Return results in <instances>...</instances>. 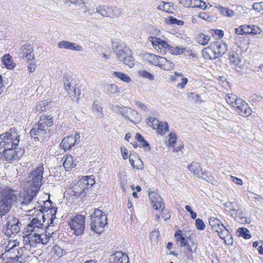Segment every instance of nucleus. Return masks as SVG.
Wrapping results in <instances>:
<instances>
[{"instance_id": "f257e3e1", "label": "nucleus", "mask_w": 263, "mask_h": 263, "mask_svg": "<svg viewBox=\"0 0 263 263\" xmlns=\"http://www.w3.org/2000/svg\"><path fill=\"white\" fill-rule=\"evenodd\" d=\"M17 192L8 188L0 192V217L8 213L17 202Z\"/></svg>"}, {"instance_id": "f03ea898", "label": "nucleus", "mask_w": 263, "mask_h": 263, "mask_svg": "<svg viewBox=\"0 0 263 263\" xmlns=\"http://www.w3.org/2000/svg\"><path fill=\"white\" fill-rule=\"evenodd\" d=\"M44 169L43 164H39L28 174L26 179V187L38 193L43 183Z\"/></svg>"}, {"instance_id": "7ed1b4c3", "label": "nucleus", "mask_w": 263, "mask_h": 263, "mask_svg": "<svg viewBox=\"0 0 263 263\" xmlns=\"http://www.w3.org/2000/svg\"><path fill=\"white\" fill-rule=\"evenodd\" d=\"M114 53L119 61L123 62L129 67L132 68L135 65V60L132 55V50L125 44H120L116 46Z\"/></svg>"}, {"instance_id": "20e7f679", "label": "nucleus", "mask_w": 263, "mask_h": 263, "mask_svg": "<svg viewBox=\"0 0 263 263\" xmlns=\"http://www.w3.org/2000/svg\"><path fill=\"white\" fill-rule=\"evenodd\" d=\"M90 226L92 231L100 233L107 223V216L105 213L99 209H96L91 215Z\"/></svg>"}, {"instance_id": "39448f33", "label": "nucleus", "mask_w": 263, "mask_h": 263, "mask_svg": "<svg viewBox=\"0 0 263 263\" xmlns=\"http://www.w3.org/2000/svg\"><path fill=\"white\" fill-rule=\"evenodd\" d=\"M85 217L82 215H77L69 222L70 227L74 231L76 235H81L85 229Z\"/></svg>"}, {"instance_id": "423d86ee", "label": "nucleus", "mask_w": 263, "mask_h": 263, "mask_svg": "<svg viewBox=\"0 0 263 263\" xmlns=\"http://www.w3.org/2000/svg\"><path fill=\"white\" fill-rule=\"evenodd\" d=\"M96 12L104 17H115L119 16L122 13V9L104 5L97 7Z\"/></svg>"}, {"instance_id": "0eeeda50", "label": "nucleus", "mask_w": 263, "mask_h": 263, "mask_svg": "<svg viewBox=\"0 0 263 263\" xmlns=\"http://www.w3.org/2000/svg\"><path fill=\"white\" fill-rule=\"evenodd\" d=\"M3 157L7 161H12L18 159L22 155L20 148L14 146L10 148H4Z\"/></svg>"}, {"instance_id": "6e6552de", "label": "nucleus", "mask_w": 263, "mask_h": 263, "mask_svg": "<svg viewBox=\"0 0 263 263\" xmlns=\"http://www.w3.org/2000/svg\"><path fill=\"white\" fill-rule=\"evenodd\" d=\"M85 182L79 180L71 189L70 194L75 197H84L89 192L87 186L84 185Z\"/></svg>"}, {"instance_id": "1a4fd4ad", "label": "nucleus", "mask_w": 263, "mask_h": 263, "mask_svg": "<svg viewBox=\"0 0 263 263\" xmlns=\"http://www.w3.org/2000/svg\"><path fill=\"white\" fill-rule=\"evenodd\" d=\"M148 41L152 43L153 47L161 53H166L169 45L165 41L156 36L148 37Z\"/></svg>"}, {"instance_id": "9d476101", "label": "nucleus", "mask_w": 263, "mask_h": 263, "mask_svg": "<svg viewBox=\"0 0 263 263\" xmlns=\"http://www.w3.org/2000/svg\"><path fill=\"white\" fill-rule=\"evenodd\" d=\"M30 134L37 140H43L50 137L49 129L41 127L39 125L31 130Z\"/></svg>"}, {"instance_id": "9b49d317", "label": "nucleus", "mask_w": 263, "mask_h": 263, "mask_svg": "<svg viewBox=\"0 0 263 263\" xmlns=\"http://www.w3.org/2000/svg\"><path fill=\"white\" fill-rule=\"evenodd\" d=\"M80 141V136L79 134L76 133L74 135H70L64 138L61 143V146L66 151L70 149L76 144L79 143Z\"/></svg>"}, {"instance_id": "f8f14e48", "label": "nucleus", "mask_w": 263, "mask_h": 263, "mask_svg": "<svg viewBox=\"0 0 263 263\" xmlns=\"http://www.w3.org/2000/svg\"><path fill=\"white\" fill-rule=\"evenodd\" d=\"M115 109L117 112H119L125 118L132 122H134V120L137 119L138 117V112L130 108L117 106Z\"/></svg>"}, {"instance_id": "ddd939ff", "label": "nucleus", "mask_w": 263, "mask_h": 263, "mask_svg": "<svg viewBox=\"0 0 263 263\" xmlns=\"http://www.w3.org/2000/svg\"><path fill=\"white\" fill-rule=\"evenodd\" d=\"M24 250L21 247H17L16 245H13L4 254H3L1 258H4V256L13 257L16 259L18 256L23 255L24 254Z\"/></svg>"}, {"instance_id": "4468645a", "label": "nucleus", "mask_w": 263, "mask_h": 263, "mask_svg": "<svg viewBox=\"0 0 263 263\" xmlns=\"http://www.w3.org/2000/svg\"><path fill=\"white\" fill-rule=\"evenodd\" d=\"M148 196L154 209L158 210L163 206H164V203L162 201L161 196L158 194L151 191L149 192Z\"/></svg>"}, {"instance_id": "2eb2a0df", "label": "nucleus", "mask_w": 263, "mask_h": 263, "mask_svg": "<svg viewBox=\"0 0 263 263\" xmlns=\"http://www.w3.org/2000/svg\"><path fill=\"white\" fill-rule=\"evenodd\" d=\"M109 263H129V258L125 253L117 252L110 255Z\"/></svg>"}, {"instance_id": "dca6fc26", "label": "nucleus", "mask_w": 263, "mask_h": 263, "mask_svg": "<svg viewBox=\"0 0 263 263\" xmlns=\"http://www.w3.org/2000/svg\"><path fill=\"white\" fill-rule=\"evenodd\" d=\"M20 57L21 58H26L27 60H33V49L30 45H24L20 50Z\"/></svg>"}, {"instance_id": "f3484780", "label": "nucleus", "mask_w": 263, "mask_h": 263, "mask_svg": "<svg viewBox=\"0 0 263 263\" xmlns=\"http://www.w3.org/2000/svg\"><path fill=\"white\" fill-rule=\"evenodd\" d=\"M25 245H29L31 247L35 248L37 244L40 243L39 234L36 232H30L24 239Z\"/></svg>"}, {"instance_id": "a211bd4d", "label": "nucleus", "mask_w": 263, "mask_h": 263, "mask_svg": "<svg viewBox=\"0 0 263 263\" xmlns=\"http://www.w3.org/2000/svg\"><path fill=\"white\" fill-rule=\"evenodd\" d=\"M170 80L174 82H179L182 81V83H178L177 85L178 88L183 89L188 82V79L186 78L183 77V74L181 73L175 72L174 74L171 76Z\"/></svg>"}, {"instance_id": "6ab92c4d", "label": "nucleus", "mask_w": 263, "mask_h": 263, "mask_svg": "<svg viewBox=\"0 0 263 263\" xmlns=\"http://www.w3.org/2000/svg\"><path fill=\"white\" fill-rule=\"evenodd\" d=\"M161 57L149 53H145L143 55V59L144 61L156 66H159Z\"/></svg>"}, {"instance_id": "aec40b11", "label": "nucleus", "mask_w": 263, "mask_h": 263, "mask_svg": "<svg viewBox=\"0 0 263 263\" xmlns=\"http://www.w3.org/2000/svg\"><path fill=\"white\" fill-rule=\"evenodd\" d=\"M101 85L104 90L108 95L115 94L120 91L119 87L116 84H109L105 81H103Z\"/></svg>"}, {"instance_id": "412c9836", "label": "nucleus", "mask_w": 263, "mask_h": 263, "mask_svg": "<svg viewBox=\"0 0 263 263\" xmlns=\"http://www.w3.org/2000/svg\"><path fill=\"white\" fill-rule=\"evenodd\" d=\"M37 193L29 189H26V195L24 197L23 200L21 202V205L22 206L21 208L24 209V206L29 205Z\"/></svg>"}, {"instance_id": "4be33fe9", "label": "nucleus", "mask_w": 263, "mask_h": 263, "mask_svg": "<svg viewBox=\"0 0 263 263\" xmlns=\"http://www.w3.org/2000/svg\"><path fill=\"white\" fill-rule=\"evenodd\" d=\"M53 124V121L52 117L50 116H43L40 117V120L39 122L38 125L39 126L44 128H47Z\"/></svg>"}, {"instance_id": "5701e85b", "label": "nucleus", "mask_w": 263, "mask_h": 263, "mask_svg": "<svg viewBox=\"0 0 263 263\" xmlns=\"http://www.w3.org/2000/svg\"><path fill=\"white\" fill-rule=\"evenodd\" d=\"M187 168L193 175L196 177L200 176L202 174V170L199 163L197 162H192L188 165Z\"/></svg>"}, {"instance_id": "b1692460", "label": "nucleus", "mask_w": 263, "mask_h": 263, "mask_svg": "<svg viewBox=\"0 0 263 263\" xmlns=\"http://www.w3.org/2000/svg\"><path fill=\"white\" fill-rule=\"evenodd\" d=\"M12 141V146L17 147L20 142V135L14 129L11 128L5 133Z\"/></svg>"}, {"instance_id": "393cba45", "label": "nucleus", "mask_w": 263, "mask_h": 263, "mask_svg": "<svg viewBox=\"0 0 263 263\" xmlns=\"http://www.w3.org/2000/svg\"><path fill=\"white\" fill-rule=\"evenodd\" d=\"M0 139L2 140L0 142V152L3 148L14 147V146H12V141L8 136L6 135L5 133L0 135Z\"/></svg>"}, {"instance_id": "a878e982", "label": "nucleus", "mask_w": 263, "mask_h": 263, "mask_svg": "<svg viewBox=\"0 0 263 263\" xmlns=\"http://www.w3.org/2000/svg\"><path fill=\"white\" fill-rule=\"evenodd\" d=\"M237 112L242 117H248L251 115L252 110L249 107L248 104L245 102L243 104L238 108Z\"/></svg>"}, {"instance_id": "bb28decb", "label": "nucleus", "mask_w": 263, "mask_h": 263, "mask_svg": "<svg viewBox=\"0 0 263 263\" xmlns=\"http://www.w3.org/2000/svg\"><path fill=\"white\" fill-rule=\"evenodd\" d=\"M3 64L8 68L10 69H13L16 64L13 61L12 57L9 54H6L2 57Z\"/></svg>"}, {"instance_id": "cd10ccee", "label": "nucleus", "mask_w": 263, "mask_h": 263, "mask_svg": "<svg viewBox=\"0 0 263 263\" xmlns=\"http://www.w3.org/2000/svg\"><path fill=\"white\" fill-rule=\"evenodd\" d=\"M183 233L181 230H178L175 234V237L176 239L177 242H179L181 246H188V249L190 252H192L191 247L189 246L186 238L182 236Z\"/></svg>"}, {"instance_id": "c85d7f7f", "label": "nucleus", "mask_w": 263, "mask_h": 263, "mask_svg": "<svg viewBox=\"0 0 263 263\" xmlns=\"http://www.w3.org/2000/svg\"><path fill=\"white\" fill-rule=\"evenodd\" d=\"M159 67L165 70H170L174 67V64L171 61L167 60L165 58L161 57Z\"/></svg>"}, {"instance_id": "c756f323", "label": "nucleus", "mask_w": 263, "mask_h": 263, "mask_svg": "<svg viewBox=\"0 0 263 263\" xmlns=\"http://www.w3.org/2000/svg\"><path fill=\"white\" fill-rule=\"evenodd\" d=\"M41 221L39 220L37 218H33L31 222L27 225V232H36V228L39 229V226H41Z\"/></svg>"}, {"instance_id": "7c9ffc66", "label": "nucleus", "mask_w": 263, "mask_h": 263, "mask_svg": "<svg viewBox=\"0 0 263 263\" xmlns=\"http://www.w3.org/2000/svg\"><path fill=\"white\" fill-rule=\"evenodd\" d=\"M202 54L204 59L213 60L217 59L211 46L206 47L202 50Z\"/></svg>"}, {"instance_id": "2f4dec72", "label": "nucleus", "mask_w": 263, "mask_h": 263, "mask_svg": "<svg viewBox=\"0 0 263 263\" xmlns=\"http://www.w3.org/2000/svg\"><path fill=\"white\" fill-rule=\"evenodd\" d=\"M198 177L199 178H201L214 185H216L217 184V181L214 179L211 173L207 171H204V172L202 171V174L200 175V176Z\"/></svg>"}, {"instance_id": "473e14b6", "label": "nucleus", "mask_w": 263, "mask_h": 263, "mask_svg": "<svg viewBox=\"0 0 263 263\" xmlns=\"http://www.w3.org/2000/svg\"><path fill=\"white\" fill-rule=\"evenodd\" d=\"M229 213L233 218L237 217L238 214L241 215L242 213L241 205L236 202L233 204L231 209L229 210Z\"/></svg>"}, {"instance_id": "72a5a7b5", "label": "nucleus", "mask_w": 263, "mask_h": 263, "mask_svg": "<svg viewBox=\"0 0 263 263\" xmlns=\"http://www.w3.org/2000/svg\"><path fill=\"white\" fill-rule=\"evenodd\" d=\"M63 166L66 170V171H69L71 168L76 167V164L73 163V157L72 156H67L64 161L63 163Z\"/></svg>"}, {"instance_id": "f704fd0d", "label": "nucleus", "mask_w": 263, "mask_h": 263, "mask_svg": "<svg viewBox=\"0 0 263 263\" xmlns=\"http://www.w3.org/2000/svg\"><path fill=\"white\" fill-rule=\"evenodd\" d=\"M136 139L139 142V146L140 147H143L145 148V151H149L151 149V147L149 146V144L147 141H146L143 136H141V134L137 133L135 136Z\"/></svg>"}, {"instance_id": "c9c22d12", "label": "nucleus", "mask_w": 263, "mask_h": 263, "mask_svg": "<svg viewBox=\"0 0 263 263\" xmlns=\"http://www.w3.org/2000/svg\"><path fill=\"white\" fill-rule=\"evenodd\" d=\"M71 82L72 80L70 81V80L67 77L64 79V85L65 90L69 95H71L72 92L76 94V89L74 87L72 86Z\"/></svg>"}, {"instance_id": "e433bc0d", "label": "nucleus", "mask_w": 263, "mask_h": 263, "mask_svg": "<svg viewBox=\"0 0 263 263\" xmlns=\"http://www.w3.org/2000/svg\"><path fill=\"white\" fill-rule=\"evenodd\" d=\"M229 60L231 63L235 65H238L241 61V59L236 52L232 51L229 52Z\"/></svg>"}, {"instance_id": "4c0bfd02", "label": "nucleus", "mask_w": 263, "mask_h": 263, "mask_svg": "<svg viewBox=\"0 0 263 263\" xmlns=\"http://www.w3.org/2000/svg\"><path fill=\"white\" fill-rule=\"evenodd\" d=\"M167 50L172 54L178 55L183 53L185 51V48L183 46L173 47L170 45Z\"/></svg>"}, {"instance_id": "58836bf2", "label": "nucleus", "mask_w": 263, "mask_h": 263, "mask_svg": "<svg viewBox=\"0 0 263 263\" xmlns=\"http://www.w3.org/2000/svg\"><path fill=\"white\" fill-rule=\"evenodd\" d=\"M113 76L119 78L124 82L129 83L132 81L131 78L127 74L121 72L114 71Z\"/></svg>"}, {"instance_id": "ea45409f", "label": "nucleus", "mask_w": 263, "mask_h": 263, "mask_svg": "<svg viewBox=\"0 0 263 263\" xmlns=\"http://www.w3.org/2000/svg\"><path fill=\"white\" fill-rule=\"evenodd\" d=\"M81 180L82 181L85 182L84 185L85 186H87V188H88V191H89V190L90 187L92 186V185L95 183V178L94 176H85L83 178H82Z\"/></svg>"}, {"instance_id": "a19ab883", "label": "nucleus", "mask_w": 263, "mask_h": 263, "mask_svg": "<svg viewBox=\"0 0 263 263\" xmlns=\"http://www.w3.org/2000/svg\"><path fill=\"white\" fill-rule=\"evenodd\" d=\"M239 236H241L246 239L251 238V234L249 231L245 228H240L237 230Z\"/></svg>"}, {"instance_id": "79ce46f5", "label": "nucleus", "mask_w": 263, "mask_h": 263, "mask_svg": "<svg viewBox=\"0 0 263 263\" xmlns=\"http://www.w3.org/2000/svg\"><path fill=\"white\" fill-rule=\"evenodd\" d=\"M158 133L163 135L168 130V125L166 122H160V125L157 128Z\"/></svg>"}, {"instance_id": "37998d69", "label": "nucleus", "mask_w": 263, "mask_h": 263, "mask_svg": "<svg viewBox=\"0 0 263 263\" xmlns=\"http://www.w3.org/2000/svg\"><path fill=\"white\" fill-rule=\"evenodd\" d=\"M217 42V46L219 52H218L219 54H221L222 56L228 50L227 45L225 43H223L221 42Z\"/></svg>"}, {"instance_id": "c03bdc74", "label": "nucleus", "mask_w": 263, "mask_h": 263, "mask_svg": "<svg viewBox=\"0 0 263 263\" xmlns=\"http://www.w3.org/2000/svg\"><path fill=\"white\" fill-rule=\"evenodd\" d=\"M199 43L202 45H206L208 44L210 41V37L209 35H206L204 33L200 34L199 37L198 38Z\"/></svg>"}, {"instance_id": "a18cd8bd", "label": "nucleus", "mask_w": 263, "mask_h": 263, "mask_svg": "<svg viewBox=\"0 0 263 263\" xmlns=\"http://www.w3.org/2000/svg\"><path fill=\"white\" fill-rule=\"evenodd\" d=\"M139 74L145 79H147L149 80H154V76L152 73L148 72L145 70H141L138 72Z\"/></svg>"}, {"instance_id": "49530a36", "label": "nucleus", "mask_w": 263, "mask_h": 263, "mask_svg": "<svg viewBox=\"0 0 263 263\" xmlns=\"http://www.w3.org/2000/svg\"><path fill=\"white\" fill-rule=\"evenodd\" d=\"M148 120V124L154 129H157L160 125V122H159V121L155 118L149 117Z\"/></svg>"}, {"instance_id": "de8ad7c7", "label": "nucleus", "mask_w": 263, "mask_h": 263, "mask_svg": "<svg viewBox=\"0 0 263 263\" xmlns=\"http://www.w3.org/2000/svg\"><path fill=\"white\" fill-rule=\"evenodd\" d=\"M237 99L236 96L233 94H228L226 96V101L231 106H233V104L235 103Z\"/></svg>"}, {"instance_id": "09e8293b", "label": "nucleus", "mask_w": 263, "mask_h": 263, "mask_svg": "<svg viewBox=\"0 0 263 263\" xmlns=\"http://www.w3.org/2000/svg\"><path fill=\"white\" fill-rule=\"evenodd\" d=\"M71 42L67 41H62L58 44V47L60 49H70Z\"/></svg>"}, {"instance_id": "8fccbe9b", "label": "nucleus", "mask_w": 263, "mask_h": 263, "mask_svg": "<svg viewBox=\"0 0 263 263\" xmlns=\"http://www.w3.org/2000/svg\"><path fill=\"white\" fill-rule=\"evenodd\" d=\"M209 224L212 228L216 226H218V224H221L222 227H224V226L220 220L214 217H212L209 219Z\"/></svg>"}, {"instance_id": "3c124183", "label": "nucleus", "mask_w": 263, "mask_h": 263, "mask_svg": "<svg viewBox=\"0 0 263 263\" xmlns=\"http://www.w3.org/2000/svg\"><path fill=\"white\" fill-rule=\"evenodd\" d=\"M47 232L46 231L45 234H39V239H40V243L46 245L48 242V237H47Z\"/></svg>"}, {"instance_id": "603ef678", "label": "nucleus", "mask_w": 263, "mask_h": 263, "mask_svg": "<svg viewBox=\"0 0 263 263\" xmlns=\"http://www.w3.org/2000/svg\"><path fill=\"white\" fill-rule=\"evenodd\" d=\"M251 30V34L252 35L261 34L262 32V29L260 27L254 25H252Z\"/></svg>"}, {"instance_id": "864d4df0", "label": "nucleus", "mask_w": 263, "mask_h": 263, "mask_svg": "<svg viewBox=\"0 0 263 263\" xmlns=\"http://www.w3.org/2000/svg\"><path fill=\"white\" fill-rule=\"evenodd\" d=\"M224 229H222L218 231V234L220 238L224 239L226 236H228L229 234V232L227 229L226 227H223Z\"/></svg>"}, {"instance_id": "5fc2aeb1", "label": "nucleus", "mask_w": 263, "mask_h": 263, "mask_svg": "<svg viewBox=\"0 0 263 263\" xmlns=\"http://www.w3.org/2000/svg\"><path fill=\"white\" fill-rule=\"evenodd\" d=\"M254 10L262 14L263 11V2L260 3H255L253 5Z\"/></svg>"}, {"instance_id": "6e6d98bb", "label": "nucleus", "mask_w": 263, "mask_h": 263, "mask_svg": "<svg viewBox=\"0 0 263 263\" xmlns=\"http://www.w3.org/2000/svg\"><path fill=\"white\" fill-rule=\"evenodd\" d=\"M20 223L21 222H20L18 219L14 217L9 219V221H7V225L10 228L17 224H20Z\"/></svg>"}, {"instance_id": "4d7b16f0", "label": "nucleus", "mask_w": 263, "mask_h": 263, "mask_svg": "<svg viewBox=\"0 0 263 263\" xmlns=\"http://www.w3.org/2000/svg\"><path fill=\"white\" fill-rule=\"evenodd\" d=\"M160 209L162 210L161 216L165 220H166L170 218L171 215L169 214L168 211L164 209V206H163Z\"/></svg>"}, {"instance_id": "13d9d810", "label": "nucleus", "mask_w": 263, "mask_h": 263, "mask_svg": "<svg viewBox=\"0 0 263 263\" xmlns=\"http://www.w3.org/2000/svg\"><path fill=\"white\" fill-rule=\"evenodd\" d=\"M196 226L197 229L200 230H203L205 229V226L203 220L200 218L196 220Z\"/></svg>"}, {"instance_id": "bf43d9fd", "label": "nucleus", "mask_w": 263, "mask_h": 263, "mask_svg": "<svg viewBox=\"0 0 263 263\" xmlns=\"http://www.w3.org/2000/svg\"><path fill=\"white\" fill-rule=\"evenodd\" d=\"M69 50L77 51H82L83 50V48L80 45L71 42L70 48Z\"/></svg>"}, {"instance_id": "052dcab7", "label": "nucleus", "mask_w": 263, "mask_h": 263, "mask_svg": "<svg viewBox=\"0 0 263 263\" xmlns=\"http://www.w3.org/2000/svg\"><path fill=\"white\" fill-rule=\"evenodd\" d=\"M176 134L171 133L169 135V139L168 140V144L169 146H173L176 141Z\"/></svg>"}, {"instance_id": "680f3d73", "label": "nucleus", "mask_w": 263, "mask_h": 263, "mask_svg": "<svg viewBox=\"0 0 263 263\" xmlns=\"http://www.w3.org/2000/svg\"><path fill=\"white\" fill-rule=\"evenodd\" d=\"M210 45L211 46V48L213 49L214 53L216 55L217 58H219L221 57V54H219L218 53V52H219V51L218 49L217 42H214L212 43V44H211Z\"/></svg>"}, {"instance_id": "e2e57ef3", "label": "nucleus", "mask_w": 263, "mask_h": 263, "mask_svg": "<svg viewBox=\"0 0 263 263\" xmlns=\"http://www.w3.org/2000/svg\"><path fill=\"white\" fill-rule=\"evenodd\" d=\"M245 102V101L244 100H243L242 99H241L240 98H238L236 100V101L235 102V103L233 104V106H232L233 107H235L236 108V111H237L238 108L240 107Z\"/></svg>"}, {"instance_id": "0e129e2a", "label": "nucleus", "mask_w": 263, "mask_h": 263, "mask_svg": "<svg viewBox=\"0 0 263 263\" xmlns=\"http://www.w3.org/2000/svg\"><path fill=\"white\" fill-rule=\"evenodd\" d=\"M159 235V232L157 231H153L150 234L151 239L156 242L157 240L158 237Z\"/></svg>"}, {"instance_id": "69168bd1", "label": "nucleus", "mask_w": 263, "mask_h": 263, "mask_svg": "<svg viewBox=\"0 0 263 263\" xmlns=\"http://www.w3.org/2000/svg\"><path fill=\"white\" fill-rule=\"evenodd\" d=\"M45 107V103L43 102L41 103H40L38 105H36L35 106V108L34 109V110L35 111V113L40 112L44 110V108Z\"/></svg>"}, {"instance_id": "338daca9", "label": "nucleus", "mask_w": 263, "mask_h": 263, "mask_svg": "<svg viewBox=\"0 0 263 263\" xmlns=\"http://www.w3.org/2000/svg\"><path fill=\"white\" fill-rule=\"evenodd\" d=\"M185 210L190 213L192 219H195L197 217V214L192 209V208L188 205L185 206Z\"/></svg>"}, {"instance_id": "774afa93", "label": "nucleus", "mask_w": 263, "mask_h": 263, "mask_svg": "<svg viewBox=\"0 0 263 263\" xmlns=\"http://www.w3.org/2000/svg\"><path fill=\"white\" fill-rule=\"evenodd\" d=\"M6 257H7V258L5 259L4 257L2 258L4 263H17V261H16L15 259H14L13 257L6 256Z\"/></svg>"}]
</instances>
